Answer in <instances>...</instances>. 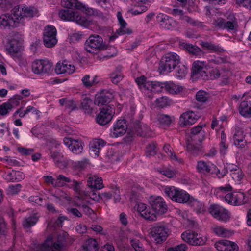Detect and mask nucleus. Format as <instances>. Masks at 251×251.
Wrapping results in <instances>:
<instances>
[{"instance_id":"nucleus-33","label":"nucleus","mask_w":251,"mask_h":251,"mask_svg":"<svg viewBox=\"0 0 251 251\" xmlns=\"http://www.w3.org/2000/svg\"><path fill=\"white\" fill-rule=\"evenodd\" d=\"M245 138V134L243 130L240 129H237L233 136L234 145L238 148H245L247 143Z\"/></svg>"},{"instance_id":"nucleus-19","label":"nucleus","mask_w":251,"mask_h":251,"mask_svg":"<svg viewBox=\"0 0 251 251\" xmlns=\"http://www.w3.org/2000/svg\"><path fill=\"white\" fill-rule=\"evenodd\" d=\"M137 210L143 218L149 221H155L159 216L155 210L151 205L150 206H147L143 203L137 204Z\"/></svg>"},{"instance_id":"nucleus-35","label":"nucleus","mask_w":251,"mask_h":251,"mask_svg":"<svg viewBox=\"0 0 251 251\" xmlns=\"http://www.w3.org/2000/svg\"><path fill=\"white\" fill-rule=\"evenodd\" d=\"M87 185L90 188L96 189H101L103 187L102 178L96 175L92 176L89 177Z\"/></svg>"},{"instance_id":"nucleus-43","label":"nucleus","mask_w":251,"mask_h":251,"mask_svg":"<svg viewBox=\"0 0 251 251\" xmlns=\"http://www.w3.org/2000/svg\"><path fill=\"white\" fill-rule=\"evenodd\" d=\"M53 196L55 198V201L57 202H69L70 201V197L65 192L61 190L56 191Z\"/></svg>"},{"instance_id":"nucleus-25","label":"nucleus","mask_w":251,"mask_h":251,"mask_svg":"<svg viewBox=\"0 0 251 251\" xmlns=\"http://www.w3.org/2000/svg\"><path fill=\"white\" fill-rule=\"evenodd\" d=\"M64 144L74 154L81 153L83 150L82 142L78 140L70 137H65L63 140Z\"/></svg>"},{"instance_id":"nucleus-62","label":"nucleus","mask_w":251,"mask_h":251,"mask_svg":"<svg viewBox=\"0 0 251 251\" xmlns=\"http://www.w3.org/2000/svg\"><path fill=\"white\" fill-rule=\"evenodd\" d=\"M159 122L164 125H169L171 123V120L169 116L166 115H160L158 117Z\"/></svg>"},{"instance_id":"nucleus-36","label":"nucleus","mask_w":251,"mask_h":251,"mask_svg":"<svg viewBox=\"0 0 251 251\" xmlns=\"http://www.w3.org/2000/svg\"><path fill=\"white\" fill-rule=\"evenodd\" d=\"M232 190V187L229 185H226L216 188L214 190V194L217 198L225 200V196Z\"/></svg>"},{"instance_id":"nucleus-14","label":"nucleus","mask_w":251,"mask_h":251,"mask_svg":"<svg viewBox=\"0 0 251 251\" xmlns=\"http://www.w3.org/2000/svg\"><path fill=\"white\" fill-rule=\"evenodd\" d=\"M57 30L52 25H48L45 27L44 30L43 42L47 48L54 47L58 42L57 39Z\"/></svg>"},{"instance_id":"nucleus-47","label":"nucleus","mask_w":251,"mask_h":251,"mask_svg":"<svg viewBox=\"0 0 251 251\" xmlns=\"http://www.w3.org/2000/svg\"><path fill=\"white\" fill-rule=\"evenodd\" d=\"M13 108L12 104L9 102H6L0 105V115L5 116L7 115Z\"/></svg>"},{"instance_id":"nucleus-1","label":"nucleus","mask_w":251,"mask_h":251,"mask_svg":"<svg viewBox=\"0 0 251 251\" xmlns=\"http://www.w3.org/2000/svg\"><path fill=\"white\" fill-rule=\"evenodd\" d=\"M60 18L66 21H75L77 24L86 28H90L95 25L94 21L90 18L81 16L79 12L69 10H61L58 13Z\"/></svg>"},{"instance_id":"nucleus-38","label":"nucleus","mask_w":251,"mask_h":251,"mask_svg":"<svg viewBox=\"0 0 251 251\" xmlns=\"http://www.w3.org/2000/svg\"><path fill=\"white\" fill-rule=\"evenodd\" d=\"M228 146V144L226 141V136L225 135L223 131H222L221 141L219 144V151L221 155L224 156L227 154Z\"/></svg>"},{"instance_id":"nucleus-61","label":"nucleus","mask_w":251,"mask_h":251,"mask_svg":"<svg viewBox=\"0 0 251 251\" xmlns=\"http://www.w3.org/2000/svg\"><path fill=\"white\" fill-rule=\"evenodd\" d=\"M187 249V245L181 244L174 247L169 248L167 251H186Z\"/></svg>"},{"instance_id":"nucleus-32","label":"nucleus","mask_w":251,"mask_h":251,"mask_svg":"<svg viewBox=\"0 0 251 251\" xmlns=\"http://www.w3.org/2000/svg\"><path fill=\"white\" fill-rule=\"evenodd\" d=\"M211 229L214 234L220 237L229 238L234 234L233 230L221 226H214Z\"/></svg>"},{"instance_id":"nucleus-15","label":"nucleus","mask_w":251,"mask_h":251,"mask_svg":"<svg viewBox=\"0 0 251 251\" xmlns=\"http://www.w3.org/2000/svg\"><path fill=\"white\" fill-rule=\"evenodd\" d=\"M208 210L214 218L219 221L226 222L230 218V212L219 205L212 204L209 207Z\"/></svg>"},{"instance_id":"nucleus-41","label":"nucleus","mask_w":251,"mask_h":251,"mask_svg":"<svg viewBox=\"0 0 251 251\" xmlns=\"http://www.w3.org/2000/svg\"><path fill=\"white\" fill-rule=\"evenodd\" d=\"M72 179L63 175L60 174L56 177L55 187H68Z\"/></svg>"},{"instance_id":"nucleus-4","label":"nucleus","mask_w":251,"mask_h":251,"mask_svg":"<svg viewBox=\"0 0 251 251\" xmlns=\"http://www.w3.org/2000/svg\"><path fill=\"white\" fill-rule=\"evenodd\" d=\"M164 191L173 201L180 203H187L190 197L186 191L174 186H166Z\"/></svg>"},{"instance_id":"nucleus-18","label":"nucleus","mask_w":251,"mask_h":251,"mask_svg":"<svg viewBox=\"0 0 251 251\" xmlns=\"http://www.w3.org/2000/svg\"><path fill=\"white\" fill-rule=\"evenodd\" d=\"M114 114L115 110L113 106H105L97 115L96 121L100 125H105L111 121Z\"/></svg>"},{"instance_id":"nucleus-56","label":"nucleus","mask_w":251,"mask_h":251,"mask_svg":"<svg viewBox=\"0 0 251 251\" xmlns=\"http://www.w3.org/2000/svg\"><path fill=\"white\" fill-rule=\"evenodd\" d=\"M183 47L190 52L193 54H196L200 50V49L192 44L184 43Z\"/></svg>"},{"instance_id":"nucleus-42","label":"nucleus","mask_w":251,"mask_h":251,"mask_svg":"<svg viewBox=\"0 0 251 251\" xmlns=\"http://www.w3.org/2000/svg\"><path fill=\"white\" fill-rule=\"evenodd\" d=\"M82 249L84 251H97L98 249V242L95 239H89L83 245Z\"/></svg>"},{"instance_id":"nucleus-26","label":"nucleus","mask_w":251,"mask_h":251,"mask_svg":"<svg viewBox=\"0 0 251 251\" xmlns=\"http://www.w3.org/2000/svg\"><path fill=\"white\" fill-rule=\"evenodd\" d=\"M205 132L202 129V126H198L193 128L190 133L189 136L187 139L188 144L192 145L193 142H201L204 139Z\"/></svg>"},{"instance_id":"nucleus-63","label":"nucleus","mask_w":251,"mask_h":251,"mask_svg":"<svg viewBox=\"0 0 251 251\" xmlns=\"http://www.w3.org/2000/svg\"><path fill=\"white\" fill-rule=\"evenodd\" d=\"M43 178L45 182L48 184L51 185L53 187H55L56 178H54L51 176H44Z\"/></svg>"},{"instance_id":"nucleus-59","label":"nucleus","mask_w":251,"mask_h":251,"mask_svg":"<svg viewBox=\"0 0 251 251\" xmlns=\"http://www.w3.org/2000/svg\"><path fill=\"white\" fill-rule=\"evenodd\" d=\"M130 242L135 251H144L142 244L138 240L131 239Z\"/></svg>"},{"instance_id":"nucleus-50","label":"nucleus","mask_w":251,"mask_h":251,"mask_svg":"<svg viewBox=\"0 0 251 251\" xmlns=\"http://www.w3.org/2000/svg\"><path fill=\"white\" fill-rule=\"evenodd\" d=\"M230 175L233 179L237 182H240L244 176V173L240 168L237 169L235 172L230 173Z\"/></svg>"},{"instance_id":"nucleus-10","label":"nucleus","mask_w":251,"mask_h":251,"mask_svg":"<svg viewBox=\"0 0 251 251\" xmlns=\"http://www.w3.org/2000/svg\"><path fill=\"white\" fill-rule=\"evenodd\" d=\"M13 11L14 12L15 16L22 19L23 23L21 24V26L25 25V17H33L38 14L37 8L33 6H27L24 4L15 6Z\"/></svg>"},{"instance_id":"nucleus-22","label":"nucleus","mask_w":251,"mask_h":251,"mask_svg":"<svg viewBox=\"0 0 251 251\" xmlns=\"http://www.w3.org/2000/svg\"><path fill=\"white\" fill-rule=\"evenodd\" d=\"M117 16L120 27L117 30L116 33L109 37V40L111 42L114 41L119 35H123L126 34H130L132 33V30L127 28V24L123 19L120 12H117Z\"/></svg>"},{"instance_id":"nucleus-64","label":"nucleus","mask_w":251,"mask_h":251,"mask_svg":"<svg viewBox=\"0 0 251 251\" xmlns=\"http://www.w3.org/2000/svg\"><path fill=\"white\" fill-rule=\"evenodd\" d=\"M92 103V100L88 98H84L81 102L80 107L84 109L87 110L89 109L90 104Z\"/></svg>"},{"instance_id":"nucleus-57","label":"nucleus","mask_w":251,"mask_h":251,"mask_svg":"<svg viewBox=\"0 0 251 251\" xmlns=\"http://www.w3.org/2000/svg\"><path fill=\"white\" fill-rule=\"evenodd\" d=\"M22 188L21 184L10 185L8 188V193L9 194L14 195L18 194Z\"/></svg>"},{"instance_id":"nucleus-39","label":"nucleus","mask_w":251,"mask_h":251,"mask_svg":"<svg viewBox=\"0 0 251 251\" xmlns=\"http://www.w3.org/2000/svg\"><path fill=\"white\" fill-rule=\"evenodd\" d=\"M240 114L244 117H251V104L247 101H242L238 108Z\"/></svg>"},{"instance_id":"nucleus-8","label":"nucleus","mask_w":251,"mask_h":251,"mask_svg":"<svg viewBox=\"0 0 251 251\" xmlns=\"http://www.w3.org/2000/svg\"><path fill=\"white\" fill-rule=\"evenodd\" d=\"M57 235L54 234L49 236L41 247L42 251H48L52 248L53 251H58L61 248V242L63 241L66 237L67 234L64 232Z\"/></svg>"},{"instance_id":"nucleus-54","label":"nucleus","mask_w":251,"mask_h":251,"mask_svg":"<svg viewBox=\"0 0 251 251\" xmlns=\"http://www.w3.org/2000/svg\"><path fill=\"white\" fill-rule=\"evenodd\" d=\"M208 98V94L206 92L202 90L199 91L196 95V100L201 102H205Z\"/></svg>"},{"instance_id":"nucleus-52","label":"nucleus","mask_w":251,"mask_h":251,"mask_svg":"<svg viewBox=\"0 0 251 251\" xmlns=\"http://www.w3.org/2000/svg\"><path fill=\"white\" fill-rule=\"evenodd\" d=\"M38 219V217L36 215L30 217L24 221L23 226L25 227L33 226L37 223Z\"/></svg>"},{"instance_id":"nucleus-40","label":"nucleus","mask_w":251,"mask_h":251,"mask_svg":"<svg viewBox=\"0 0 251 251\" xmlns=\"http://www.w3.org/2000/svg\"><path fill=\"white\" fill-rule=\"evenodd\" d=\"M163 150L170 157V159L174 163L178 164L183 163V160L176 155V153L173 151V150L170 145H165L163 148Z\"/></svg>"},{"instance_id":"nucleus-3","label":"nucleus","mask_w":251,"mask_h":251,"mask_svg":"<svg viewBox=\"0 0 251 251\" xmlns=\"http://www.w3.org/2000/svg\"><path fill=\"white\" fill-rule=\"evenodd\" d=\"M222 59L215 58L211 59L208 63L204 61L197 60L194 61L193 64V75L197 78L202 77L206 78L208 76V70L211 68V64L214 62L215 64H219L222 62Z\"/></svg>"},{"instance_id":"nucleus-12","label":"nucleus","mask_w":251,"mask_h":251,"mask_svg":"<svg viewBox=\"0 0 251 251\" xmlns=\"http://www.w3.org/2000/svg\"><path fill=\"white\" fill-rule=\"evenodd\" d=\"M180 63L179 56L174 52H169L163 56L161 60V67L167 72H171Z\"/></svg>"},{"instance_id":"nucleus-23","label":"nucleus","mask_w":251,"mask_h":251,"mask_svg":"<svg viewBox=\"0 0 251 251\" xmlns=\"http://www.w3.org/2000/svg\"><path fill=\"white\" fill-rule=\"evenodd\" d=\"M149 203L159 215L165 213L167 210V206L161 197H151L149 199Z\"/></svg>"},{"instance_id":"nucleus-28","label":"nucleus","mask_w":251,"mask_h":251,"mask_svg":"<svg viewBox=\"0 0 251 251\" xmlns=\"http://www.w3.org/2000/svg\"><path fill=\"white\" fill-rule=\"evenodd\" d=\"M245 195L242 192L228 193L225 196V201L233 205H240L244 204L246 201Z\"/></svg>"},{"instance_id":"nucleus-17","label":"nucleus","mask_w":251,"mask_h":251,"mask_svg":"<svg viewBox=\"0 0 251 251\" xmlns=\"http://www.w3.org/2000/svg\"><path fill=\"white\" fill-rule=\"evenodd\" d=\"M181 237L182 240L193 246L202 245L207 241L205 237L190 230L183 232Z\"/></svg>"},{"instance_id":"nucleus-55","label":"nucleus","mask_w":251,"mask_h":251,"mask_svg":"<svg viewBox=\"0 0 251 251\" xmlns=\"http://www.w3.org/2000/svg\"><path fill=\"white\" fill-rule=\"evenodd\" d=\"M214 64L217 65V64H215L214 62L212 63L211 64V68L208 71V75H209L212 79L217 78L220 76L219 71L217 68L213 67V65Z\"/></svg>"},{"instance_id":"nucleus-37","label":"nucleus","mask_w":251,"mask_h":251,"mask_svg":"<svg viewBox=\"0 0 251 251\" xmlns=\"http://www.w3.org/2000/svg\"><path fill=\"white\" fill-rule=\"evenodd\" d=\"M187 203L197 213H201L205 210L203 203L191 196Z\"/></svg>"},{"instance_id":"nucleus-21","label":"nucleus","mask_w":251,"mask_h":251,"mask_svg":"<svg viewBox=\"0 0 251 251\" xmlns=\"http://www.w3.org/2000/svg\"><path fill=\"white\" fill-rule=\"evenodd\" d=\"M75 65L67 60L58 61L55 66V72L58 75H71L75 72Z\"/></svg>"},{"instance_id":"nucleus-34","label":"nucleus","mask_w":251,"mask_h":251,"mask_svg":"<svg viewBox=\"0 0 251 251\" xmlns=\"http://www.w3.org/2000/svg\"><path fill=\"white\" fill-rule=\"evenodd\" d=\"M163 88H164L166 90L172 94H176L181 92L183 87L179 85H176L173 81H167L162 83Z\"/></svg>"},{"instance_id":"nucleus-9","label":"nucleus","mask_w":251,"mask_h":251,"mask_svg":"<svg viewBox=\"0 0 251 251\" xmlns=\"http://www.w3.org/2000/svg\"><path fill=\"white\" fill-rule=\"evenodd\" d=\"M196 169L199 173L203 174H215L219 178L223 177L226 175V171L220 173L216 165L203 160L197 162Z\"/></svg>"},{"instance_id":"nucleus-20","label":"nucleus","mask_w":251,"mask_h":251,"mask_svg":"<svg viewBox=\"0 0 251 251\" xmlns=\"http://www.w3.org/2000/svg\"><path fill=\"white\" fill-rule=\"evenodd\" d=\"M128 128L127 123L124 119H118L113 124L111 129L110 136L112 138H117L124 135Z\"/></svg>"},{"instance_id":"nucleus-46","label":"nucleus","mask_w":251,"mask_h":251,"mask_svg":"<svg viewBox=\"0 0 251 251\" xmlns=\"http://www.w3.org/2000/svg\"><path fill=\"white\" fill-rule=\"evenodd\" d=\"M202 46L205 49L213 52H221L223 50L222 47L218 45L213 44L208 42H203Z\"/></svg>"},{"instance_id":"nucleus-11","label":"nucleus","mask_w":251,"mask_h":251,"mask_svg":"<svg viewBox=\"0 0 251 251\" xmlns=\"http://www.w3.org/2000/svg\"><path fill=\"white\" fill-rule=\"evenodd\" d=\"M61 4L63 7L68 9L75 8L82 11L88 15H98L99 12L95 9L87 7L77 0H62Z\"/></svg>"},{"instance_id":"nucleus-60","label":"nucleus","mask_w":251,"mask_h":251,"mask_svg":"<svg viewBox=\"0 0 251 251\" xmlns=\"http://www.w3.org/2000/svg\"><path fill=\"white\" fill-rule=\"evenodd\" d=\"M160 173L169 178H172L176 176V172L173 170L168 169L161 170Z\"/></svg>"},{"instance_id":"nucleus-29","label":"nucleus","mask_w":251,"mask_h":251,"mask_svg":"<svg viewBox=\"0 0 251 251\" xmlns=\"http://www.w3.org/2000/svg\"><path fill=\"white\" fill-rule=\"evenodd\" d=\"M199 116L193 111H188L183 113L179 118V124L185 126L194 124L198 119Z\"/></svg>"},{"instance_id":"nucleus-7","label":"nucleus","mask_w":251,"mask_h":251,"mask_svg":"<svg viewBox=\"0 0 251 251\" xmlns=\"http://www.w3.org/2000/svg\"><path fill=\"white\" fill-rule=\"evenodd\" d=\"M170 233L168 227L162 223H158L151 228L150 237L156 243H161L166 240Z\"/></svg>"},{"instance_id":"nucleus-49","label":"nucleus","mask_w":251,"mask_h":251,"mask_svg":"<svg viewBox=\"0 0 251 251\" xmlns=\"http://www.w3.org/2000/svg\"><path fill=\"white\" fill-rule=\"evenodd\" d=\"M123 76L119 70H116L111 75V79L113 83L117 84L122 80Z\"/></svg>"},{"instance_id":"nucleus-2","label":"nucleus","mask_w":251,"mask_h":251,"mask_svg":"<svg viewBox=\"0 0 251 251\" xmlns=\"http://www.w3.org/2000/svg\"><path fill=\"white\" fill-rule=\"evenodd\" d=\"M135 81L144 95L151 98L154 94L161 92L163 89L162 83L150 81L144 76L137 78Z\"/></svg>"},{"instance_id":"nucleus-24","label":"nucleus","mask_w":251,"mask_h":251,"mask_svg":"<svg viewBox=\"0 0 251 251\" xmlns=\"http://www.w3.org/2000/svg\"><path fill=\"white\" fill-rule=\"evenodd\" d=\"M156 20L160 25L164 29L173 30L177 27V22L164 14L159 13L158 14Z\"/></svg>"},{"instance_id":"nucleus-31","label":"nucleus","mask_w":251,"mask_h":251,"mask_svg":"<svg viewBox=\"0 0 251 251\" xmlns=\"http://www.w3.org/2000/svg\"><path fill=\"white\" fill-rule=\"evenodd\" d=\"M50 156L56 165L60 168H66L69 163L70 161L65 157L62 153L53 152L50 153Z\"/></svg>"},{"instance_id":"nucleus-45","label":"nucleus","mask_w":251,"mask_h":251,"mask_svg":"<svg viewBox=\"0 0 251 251\" xmlns=\"http://www.w3.org/2000/svg\"><path fill=\"white\" fill-rule=\"evenodd\" d=\"M188 73V69L184 65H179L176 70V76L179 79H182L185 77Z\"/></svg>"},{"instance_id":"nucleus-58","label":"nucleus","mask_w":251,"mask_h":251,"mask_svg":"<svg viewBox=\"0 0 251 251\" xmlns=\"http://www.w3.org/2000/svg\"><path fill=\"white\" fill-rule=\"evenodd\" d=\"M237 26V23L235 18L232 19L231 21H227L225 23V26L224 29L227 30H233Z\"/></svg>"},{"instance_id":"nucleus-51","label":"nucleus","mask_w":251,"mask_h":251,"mask_svg":"<svg viewBox=\"0 0 251 251\" xmlns=\"http://www.w3.org/2000/svg\"><path fill=\"white\" fill-rule=\"evenodd\" d=\"M68 187L79 193L82 190V184L81 182L77 181L75 180H72V182L68 185Z\"/></svg>"},{"instance_id":"nucleus-53","label":"nucleus","mask_w":251,"mask_h":251,"mask_svg":"<svg viewBox=\"0 0 251 251\" xmlns=\"http://www.w3.org/2000/svg\"><path fill=\"white\" fill-rule=\"evenodd\" d=\"M155 102L156 106L160 107H165L170 104V101L166 97H162L157 99Z\"/></svg>"},{"instance_id":"nucleus-44","label":"nucleus","mask_w":251,"mask_h":251,"mask_svg":"<svg viewBox=\"0 0 251 251\" xmlns=\"http://www.w3.org/2000/svg\"><path fill=\"white\" fill-rule=\"evenodd\" d=\"M83 84L87 88H90L99 83V78L98 76H94L92 79H90L89 75H85L81 79Z\"/></svg>"},{"instance_id":"nucleus-48","label":"nucleus","mask_w":251,"mask_h":251,"mask_svg":"<svg viewBox=\"0 0 251 251\" xmlns=\"http://www.w3.org/2000/svg\"><path fill=\"white\" fill-rule=\"evenodd\" d=\"M173 13L175 16L180 15L181 16V18L183 21L186 22L187 23L191 25H193L195 24L194 21L192 20L191 18L186 16L183 15V12L181 10L176 8L174 9Z\"/></svg>"},{"instance_id":"nucleus-27","label":"nucleus","mask_w":251,"mask_h":251,"mask_svg":"<svg viewBox=\"0 0 251 251\" xmlns=\"http://www.w3.org/2000/svg\"><path fill=\"white\" fill-rule=\"evenodd\" d=\"M215 248L219 251H238L239 247L234 242L227 240H220L215 243Z\"/></svg>"},{"instance_id":"nucleus-5","label":"nucleus","mask_w":251,"mask_h":251,"mask_svg":"<svg viewBox=\"0 0 251 251\" xmlns=\"http://www.w3.org/2000/svg\"><path fill=\"white\" fill-rule=\"evenodd\" d=\"M85 49L88 52L94 53L106 50L107 46L101 36L94 34L90 35L86 40Z\"/></svg>"},{"instance_id":"nucleus-13","label":"nucleus","mask_w":251,"mask_h":251,"mask_svg":"<svg viewBox=\"0 0 251 251\" xmlns=\"http://www.w3.org/2000/svg\"><path fill=\"white\" fill-rule=\"evenodd\" d=\"M22 19L17 18L13 11L12 15L10 14H2L0 16V27L3 29L16 27L21 26Z\"/></svg>"},{"instance_id":"nucleus-6","label":"nucleus","mask_w":251,"mask_h":251,"mask_svg":"<svg viewBox=\"0 0 251 251\" xmlns=\"http://www.w3.org/2000/svg\"><path fill=\"white\" fill-rule=\"evenodd\" d=\"M32 73L39 75L50 74L52 69V64L47 59H38L34 60L31 66Z\"/></svg>"},{"instance_id":"nucleus-16","label":"nucleus","mask_w":251,"mask_h":251,"mask_svg":"<svg viewBox=\"0 0 251 251\" xmlns=\"http://www.w3.org/2000/svg\"><path fill=\"white\" fill-rule=\"evenodd\" d=\"M6 50L8 53L12 57L21 52L22 50V40L19 35L11 36L8 39Z\"/></svg>"},{"instance_id":"nucleus-30","label":"nucleus","mask_w":251,"mask_h":251,"mask_svg":"<svg viewBox=\"0 0 251 251\" xmlns=\"http://www.w3.org/2000/svg\"><path fill=\"white\" fill-rule=\"evenodd\" d=\"M106 142L101 139H95L90 143L89 152L93 157L99 155L100 151L105 145Z\"/></svg>"}]
</instances>
